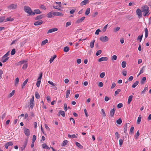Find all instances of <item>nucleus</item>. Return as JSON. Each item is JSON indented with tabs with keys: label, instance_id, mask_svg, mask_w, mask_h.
<instances>
[{
	"label": "nucleus",
	"instance_id": "f257e3e1",
	"mask_svg": "<svg viewBox=\"0 0 151 151\" xmlns=\"http://www.w3.org/2000/svg\"><path fill=\"white\" fill-rule=\"evenodd\" d=\"M24 11L29 14V15H34L35 13L34 12H32L31 9L29 6H25L24 7Z\"/></svg>",
	"mask_w": 151,
	"mask_h": 151
},
{
	"label": "nucleus",
	"instance_id": "f03ea898",
	"mask_svg": "<svg viewBox=\"0 0 151 151\" xmlns=\"http://www.w3.org/2000/svg\"><path fill=\"white\" fill-rule=\"evenodd\" d=\"M34 96H32V98L30 99L29 103V109H32L34 106Z\"/></svg>",
	"mask_w": 151,
	"mask_h": 151
},
{
	"label": "nucleus",
	"instance_id": "7ed1b4c3",
	"mask_svg": "<svg viewBox=\"0 0 151 151\" xmlns=\"http://www.w3.org/2000/svg\"><path fill=\"white\" fill-rule=\"evenodd\" d=\"M142 10L139 9H138L136 11L137 14L138 15L139 19L142 17Z\"/></svg>",
	"mask_w": 151,
	"mask_h": 151
},
{
	"label": "nucleus",
	"instance_id": "20e7f679",
	"mask_svg": "<svg viewBox=\"0 0 151 151\" xmlns=\"http://www.w3.org/2000/svg\"><path fill=\"white\" fill-rule=\"evenodd\" d=\"M99 39L102 42H106L109 40V38L106 36L101 37H100Z\"/></svg>",
	"mask_w": 151,
	"mask_h": 151
},
{
	"label": "nucleus",
	"instance_id": "39448f33",
	"mask_svg": "<svg viewBox=\"0 0 151 151\" xmlns=\"http://www.w3.org/2000/svg\"><path fill=\"white\" fill-rule=\"evenodd\" d=\"M141 10L143 12H149V8L147 5H145L142 8Z\"/></svg>",
	"mask_w": 151,
	"mask_h": 151
},
{
	"label": "nucleus",
	"instance_id": "423d86ee",
	"mask_svg": "<svg viewBox=\"0 0 151 151\" xmlns=\"http://www.w3.org/2000/svg\"><path fill=\"white\" fill-rule=\"evenodd\" d=\"M17 7V5L16 4H12L8 6V9H15Z\"/></svg>",
	"mask_w": 151,
	"mask_h": 151
},
{
	"label": "nucleus",
	"instance_id": "0eeeda50",
	"mask_svg": "<svg viewBox=\"0 0 151 151\" xmlns=\"http://www.w3.org/2000/svg\"><path fill=\"white\" fill-rule=\"evenodd\" d=\"M58 29L56 28H53L52 29H49L47 32V34H48L49 33H52L55 31H56L58 30Z\"/></svg>",
	"mask_w": 151,
	"mask_h": 151
},
{
	"label": "nucleus",
	"instance_id": "6e6552de",
	"mask_svg": "<svg viewBox=\"0 0 151 151\" xmlns=\"http://www.w3.org/2000/svg\"><path fill=\"white\" fill-rule=\"evenodd\" d=\"M42 76V73L40 74L39 76L38 79V81H37L36 85H40V80L41 79Z\"/></svg>",
	"mask_w": 151,
	"mask_h": 151
},
{
	"label": "nucleus",
	"instance_id": "1a4fd4ad",
	"mask_svg": "<svg viewBox=\"0 0 151 151\" xmlns=\"http://www.w3.org/2000/svg\"><path fill=\"white\" fill-rule=\"evenodd\" d=\"M52 14L54 16H63V14L58 12H54L52 13Z\"/></svg>",
	"mask_w": 151,
	"mask_h": 151
},
{
	"label": "nucleus",
	"instance_id": "9d476101",
	"mask_svg": "<svg viewBox=\"0 0 151 151\" xmlns=\"http://www.w3.org/2000/svg\"><path fill=\"white\" fill-rule=\"evenodd\" d=\"M108 58L106 57H102L98 59V61L99 62H101L103 61H106L108 60Z\"/></svg>",
	"mask_w": 151,
	"mask_h": 151
},
{
	"label": "nucleus",
	"instance_id": "9b49d317",
	"mask_svg": "<svg viewBox=\"0 0 151 151\" xmlns=\"http://www.w3.org/2000/svg\"><path fill=\"white\" fill-rule=\"evenodd\" d=\"M115 110L116 109L115 108H113L111 110L110 112V116L111 117L113 116L115 112Z\"/></svg>",
	"mask_w": 151,
	"mask_h": 151
},
{
	"label": "nucleus",
	"instance_id": "f8f14e48",
	"mask_svg": "<svg viewBox=\"0 0 151 151\" xmlns=\"http://www.w3.org/2000/svg\"><path fill=\"white\" fill-rule=\"evenodd\" d=\"M24 133L26 135L28 136L30 135V131L28 129H24Z\"/></svg>",
	"mask_w": 151,
	"mask_h": 151
},
{
	"label": "nucleus",
	"instance_id": "ddd939ff",
	"mask_svg": "<svg viewBox=\"0 0 151 151\" xmlns=\"http://www.w3.org/2000/svg\"><path fill=\"white\" fill-rule=\"evenodd\" d=\"M45 17V15L44 14H41L39 15L35 18V20H37L38 19H42L43 17Z\"/></svg>",
	"mask_w": 151,
	"mask_h": 151
},
{
	"label": "nucleus",
	"instance_id": "4468645a",
	"mask_svg": "<svg viewBox=\"0 0 151 151\" xmlns=\"http://www.w3.org/2000/svg\"><path fill=\"white\" fill-rule=\"evenodd\" d=\"M42 20H40L35 22L34 23V24L35 25V26L39 25H40L42 24Z\"/></svg>",
	"mask_w": 151,
	"mask_h": 151
},
{
	"label": "nucleus",
	"instance_id": "2eb2a0df",
	"mask_svg": "<svg viewBox=\"0 0 151 151\" xmlns=\"http://www.w3.org/2000/svg\"><path fill=\"white\" fill-rule=\"evenodd\" d=\"M88 0H84L83 1H82L80 4L81 6H83L84 5L86 4H87L89 3Z\"/></svg>",
	"mask_w": 151,
	"mask_h": 151
},
{
	"label": "nucleus",
	"instance_id": "dca6fc26",
	"mask_svg": "<svg viewBox=\"0 0 151 151\" xmlns=\"http://www.w3.org/2000/svg\"><path fill=\"white\" fill-rule=\"evenodd\" d=\"M85 17H83L81 18L80 19H78V20L76 21V23H79L82 22L85 19Z\"/></svg>",
	"mask_w": 151,
	"mask_h": 151
},
{
	"label": "nucleus",
	"instance_id": "f3484780",
	"mask_svg": "<svg viewBox=\"0 0 151 151\" xmlns=\"http://www.w3.org/2000/svg\"><path fill=\"white\" fill-rule=\"evenodd\" d=\"M95 42V40H93L90 43V47L91 48H92L94 47V42Z\"/></svg>",
	"mask_w": 151,
	"mask_h": 151
},
{
	"label": "nucleus",
	"instance_id": "a211bd4d",
	"mask_svg": "<svg viewBox=\"0 0 151 151\" xmlns=\"http://www.w3.org/2000/svg\"><path fill=\"white\" fill-rule=\"evenodd\" d=\"M146 77H143L140 82V84L142 85L144 84L146 81Z\"/></svg>",
	"mask_w": 151,
	"mask_h": 151
},
{
	"label": "nucleus",
	"instance_id": "6ab92c4d",
	"mask_svg": "<svg viewBox=\"0 0 151 151\" xmlns=\"http://www.w3.org/2000/svg\"><path fill=\"white\" fill-rule=\"evenodd\" d=\"M57 56L56 55H54L52 58H51L50 60L49 61L50 63H51L53 62V60L56 58Z\"/></svg>",
	"mask_w": 151,
	"mask_h": 151
},
{
	"label": "nucleus",
	"instance_id": "aec40b11",
	"mask_svg": "<svg viewBox=\"0 0 151 151\" xmlns=\"http://www.w3.org/2000/svg\"><path fill=\"white\" fill-rule=\"evenodd\" d=\"M133 97V96L132 95L130 96L129 97L128 101V104H129L131 102V101L132 100Z\"/></svg>",
	"mask_w": 151,
	"mask_h": 151
},
{
	"label": "nucleus",
	"instance_id": "412c9836",
	"mask_svg": "<svg viewBox=\"0 0 151 151\" xmlns=\"http://www.w3.org/2000/svg\"><path fill=\"white\" fill-rule=\"evenodd\" d=\"M27 62V60H24L21 61L18 63V64L17 65H21L24 64V63H26Z\"/></svg>",
	"mask_w": 151,
	"mask_h": 151
},
{
	"label": "nucleus",
	"instance_id": "4be33fe9",
	"mask_svg": "<svg viewBox=\"0 0 151 151\" xmlns=\"http://www.w3.org/2000/svg\"><path fill=\"white\" fill-rule=\"evenodd\" d=\"M90 11V8H88L85 12V14L86 15H88Z\"/></svg>",
	"mask_w": 151,
	"mask_h": 151
},
{
	"label": "nucleus",
	"instance_id": "5701e85b",
	"mask_svg": "<svg viewBox=\"0 0 151 151\" xmlns=\"http://www.w3.org/2000/svg\"><path fill=\"white\" fill-rule=\"evenodd\" d=\"M76 145L78 147H79L80 149H82L83 148V146L81 145V144L78 142H76Z\"/></svg>",
	"mask_w": 151,
	"mask_h": 151
},
{
	"label": "nucleus",
	"instance_id": "b1692460",
	"mask_svg": "<svg viewBox=\"0 0 151 151\" xmlns=\"http://www.w3.org/2000/svg\"><path fill=\"white\" fill-rule=\"evenodd\" d=\"M52 12H50L46 15V17L48 18H51L52 17Z\"/></svg>",
	"mask_w": 151,
	"mask_h": 151
},
{
	"label": "nucleus",
	"instance_id": "393cba45",
	"mask_svg": "<svg viewBox=\"0 0 151 151\" xmlns=\"http://www.w3.org/2000/svg\"><path fill=\"white\" fill-rule=\"evenodd\" d=\"M69 50V48L68 46L65 47L63 49V51L64 52H67Z\"/></svg>",
	"mask_w": 151,
	"mask_h": 151
},
{
	"label": "nucleus",
	"instance_id": "a878e982",
	"mask_svg": "<svg viewBox=\"0 0 151 151\" xmlns=\"http://www.w3.org/2000/svg\"><path fill=\"white\" fill-rule=\"evenodd\" d=\"M68 137L69 138H77V137L74 134H72V135H70V134H69L68 135Z\"/></svg>",
	"mask_w": 151,
	"mask_h": 151
},
{
	"label": "nucleus",
	"instance_id": "bb28decb",
	"mask_svg": "<svg viewBox=\"0 0 151 151\" xmlns=\"http://www.w3.org/2000/svg\"><path fill=\"white\" fill-rule=\"evenodd\" d=\"M115 135L116 136V138L117 140L120 137V134H119L118 132H116L115 133Z\"/></svg>",
	"mask_w": 151,
	"mask_h": 151
},
{
	"label": "nucleus",
	"instance_id": "cd10ccee",
	"mask_svg": "<svg viewBox=\"0 0 151 151\" xmlns=\"http://www.w3.org/2000/svg\"><path fill=\"white\" fill-rule=\"evenodd\" d=\"M34 12L35 13V14H39L42 13V12L38 9L35 10Z\"/></svg>",
	"mask_w": 151,
	"mask_h": 151
},
{
	"label": "nucleus",
	"instance_id": "c85d7f7f",
	"mask_svg": "<svg viewBox=\"0 0 151 151\" xmlns=\"http://www.w3.org/2000/svg\"><path fill=\"white\" fill-rule=\"evenodd\" d=\"M48 42V41L47 39H46L43 41L41 43V45H45L46 43H47Z\"/></svg>",
	"mask_w": 151,
	"mask_h": 151
},
{
	"label": "nucleus",
	"instance_id": "c756f323",
	"mask_svg": "<svg viewBox=\"0 0 151 151\" xmlns=\"http://www.w3.org/2000/svg\"><path fill=\"white\" fill-rule=\"evenodd\" d=\"M126 62L125 61H123L122 63V66L123 68H124L126 67Z\"/></svg>",
	"mask_w": 151,
	"mask_h": 151
},
{
	"label": "nucleus",
	"instance_id": "7c9ffc66",
	"mask_svg": "<svg viewBox=\"0 0 151 151\" xmlns=\"http://www.w3.org/2000/svg\"><path fill=\"white\" fill-rule=\"evenodd\" d=\"M143 15L144 16H148L150 13H149V12H143Z\"/></svg>",
	"mask_w": 151,
	"mask_h": 151
},
{
	"label": "nucleus",
	"instance_id": "2f4dec72",
	"mask_svg": "<svg viewBox=\"0 0 151 151\" xmlns=\"http://www.w3.org/2000/svg\"><path fill=\"white\" fill-rule=\"evenodd\" d=\"M70 90L68 89L67 90V91H66V97L67 98L68 97L69 95L70 94Z\"/></svg>",
	"mask_w": 151,
	"mask_h": 151
},
{
	"label": "nucleus",
	"instance_id": "473e14b6",
	"mask_svg": "<svg viewBox=\"0 0 151 151\" xmlns=\"http://www.w3.org/2000/svg\"><path fill=\"white\" fill-rule=\"evenodd\" d=\"M145 37L146 38H147L148 37V30L147 28H145Z\"/></svg>",
	"mask_w": 151,
	"mask_h": 151
},
{
	"label": "nucleus",
	"instance_id": "72a5a7b5",
	"mask_svg": "<svg viewBox=\"0 0 151 151\" xmlns=\"http://www.w3.org/2000/svg\"><path fill=\"white\" fill-rule=\"evenodd\" d=\"M139 131L138 130L136 133V134L135 136L134 137L135 139H138V137L139 136Z\"/></svg>",
	"mask_w": 151,
	"mask_h": 151
},
{
	"label": "nucleus",
	"instance_id": "f704fd0d",
	"mask_svg": "<svg viewBox=\"0 0 151 151\" xmlns=\"http://www.w3.org/2000/svg\"><path fill=\"white\" fill-rule=\"evenodd\" d=\"M68 142V141L67 140H64L63 142V144L61 145L62 146H65Z\"/></svg>",
	"mask_w": 151,
	"mask_h": 151
},
{
	"label": "nucleus",
	"instance_id": "c9c22d12",
	"mask_svg": "<svg viewBox=\"0 0 151 151\" xmlns=\"http://www.w3.org/2000/svg\"><path fill=\"white\" fill-rule=\"evenodd\" d=\"M35 96L36 99H39L40 98V96L37 92H35Z\"/></svg>",
	"mask_w": 151,
	"mask_h": 151
},
{
	"label": "nucleus",
	"instance_id": "e433bc0d",
	"mask_svg": "<svg viewBox=\"0 0 151 151\" xmlns=\"http://www.w3.org/2000/svg\"><path fill=\"white\" fill-rule=\"evenodd\" d=\"M9 51H8L3 56V58H7L9 54Z\"/></svg>",
	"mask_w": 151,
	"mask_h": 151
},
{
	"label": "nucleus",
	"instance_id": "4c0bfd02",
	"mask_svg": "<svg viewBox=\"0 0 151 151\" xmlns=\"http://www.w3.org/2000/svg\"><path fill=\"white\" fill-rule=\"evenodd\" d=\"M141 115H139L138 118V119H137V123L138 124H139L140 123V122L141 121Z\"/></svg>",
	"mask_w": 151,
	"mask_h": 151
},
{
	"label": "nucleus",
	"instance_id": "58836bf2",
	"mask_svg": "<svg viewBox=\"0 0 151 151\" xmlns=\"http://www.w3.org/2000/svg\"><path fill=\"white\" fill-rule=\"evenodd\" d=\"M117 58V57L116 55H114L111 58V60H116Z\"/></svg>",
	"mask_w": 151,
	"mask_h": 151
},
{
	"label": "nucleus",
	"instance_id": "ea45409f",
	"mask_svg": "<svg viewBox=\"0 0 151 151\" xmlns=\"http://www.w3.org/2000/svg\"><path fill=\"white\" fill-rule=\"evenodd\" d=\"M59 113L60 115H62L64 117L65 116V113L64 111H60Z\"/></svg>",
	"mask_w": 151,
	"mask_h": 151
},
{
	"label": "nucleus",
	"instance_id": "a19ab883",
	"mask_svg": "<svg viewBox=\"0 0 151 151\" xmlns=\"http://www.w3.org/2000/svg\"><path fill=\"white\" fill-rule=\"evenodd\" d=\"M134 127L133 125H132L131 127V128H130V132L131 134H133L134 133Z\"/></svg>",
	"mask_w": 151,
	"mask_h": 151
},
{
	"label": "nucleus",
	"instance_id": "79ce46f5",
	"mask_svg": "<svg viewBox=\"0 0 151 151\" xmlns=\"http://www.w3.org/2000/svg\"><path fill=\"white\" fill-rule=\"evenodd\" d=\"M122 120L120 118L119 119L116 121V122L117 124H120L122 123Z\"/></svg>",
	"mask_w": 151,
	"mask_h": 151
},
{
	"label": "nucleus",
	"instance_id": "37998d69",
	"mask_svg": "<svg viewBox=\"0 0 151 151\" xmlns=\"http://www.w3.org/2000/svg\"><path fill=\"white\" fill-rule=\"evenodd\" d=\"M9 58V57H7V58H2V60H1L2 61L3 63H5V62H6L7 60H8Z\"/></svg>",
	"mask_w": 151,
	"mask_h": 151
},
{
	"label": "nucleus",
	"instance_id": "c03bdc74",
	"mask_svg": "<svg viewBox=\"0 0 151 151\" xmlns=\"http://www.w3.org/2000/svg\"><path fill=\"white\" fill-rule=\"evenodd\" d=\"M102 52V51L101 50H98L96 53V56H98L100 54H101V53Z\"/></svg>",
	"mask_w": 151,
	"mask_h": 151
},
{
	"label": "nucleus",
	"instance_id": "a18cd8bd",
	"mask_svg": "<svg viewBox=\"0 0 151 151\" xmlns=\"http://www.w3.org/2000/svg\"><path fill=\"white\" fill-rule=\"evenodd\" d=\"M120 27H117L116 28H115L114 29V32H116L118 31L120 29Z\"/></svg>",
	"mask_w": 151,
	"mask_h": 151
},
{
	"label": "nucleus",
	"instance_id": "49530a36",
	"mask_svg": "<svg viewBox=\"0 0 151 151\" xmlns=\"http://www.w3.org/2000/svg\"><path fill=\"white\" fill-rule=\"evenodd\" d=\"M15 92V91L14 90H13L12 92L9 94V97H10L14 95Z\"/></svg>",
	"mask_w": 151,
	"mask_h": 151
},
{
	"label": "nucleus",
	"instance_id": "de8ad7c7",
	"mask_svg": "<svg viewBox=\"0 0 151 151\" xmlns=\"http://www.w3.org/2000/svg\"><path fill=\"white\" fill-rule=\"evenodd\" d=\"M16 52L15 49L14 48L13 49L11 52V54L12 55H14Z\"/></svg>",
	"mask_w": 151,
	"mask_h": 151
},
{
	"label": "nucleus",
	"instance_id": "09e8293b",
	"mask_svg": "<svg viewBox=\"0 0 151 151\" xmlns=\"http://www.w3.org/2000/svg\"><path fill=\"white\" fill-rule=\"evenodd\" d=\"M19 82V79L18 78H17L15 80V85H16L18 84V83Z\"/></svg>",
	"mask_w": 151,
	"mask_h": 151
},
{
	"label": "nucleus",
	"instance_id": "8fccbe9b",
	"mask_svg": "<svg viewBox=\"0 0 151 151\" xmlns=\"http://www.w3.org/2000/svg\"><path fill=\"white\" fill-rule=\"evenodd\" d=\"M142 37L143 35H142L141 36H139L138 37L137 40H139V42H140L141 41L142 39Z\"/></svg>",
	"mask_w": 151,
	"mask_h": 151
},
{
	"label": "nucleus",
	"instance_id": "3c124183",
	"mask_svg": "<svg viewBox=\"0 0 151 151\" xmlns=\"http://www.w3.org/2000/svg\"><path fill=\"white\" fill-rule=\"evenodd\" d=\"M36 139V136L35 135H34L33 136L32 142L33 143H34Z\"/></svg>",
	"mask_w": 151,
	"mask_h": 151
},
{
	"label": "nucleus",
	"instance_id": "603ef678",
	"mask_svg": "<svg viewBox=\"0 0 151 151\" xmlns=\"http://www.w3.org/2000/svg\"><path fill=\"white\" fill-rule=\"evenodd\" d=\"M27 144V142H26L25 143H24V145H23V147H21V149L22 151L25 148V147H26Z\"/></svg>",
	"mask_w": 151,
	"mask_h": 151
},
{
	"label": "nucleus",
	"instance_id": "864d4df0",
	"mask_svg": "<svg viewBox=\"0 0 151 151\" xmlns=\"http://www.w3.org/2000/svg\"><path fill=\"white\" fill-rule=\"evenodd\" d=\"M123 106V104L121 103H120L118 104L117 105V107L118 108H120L122 107Z\"/></svg>",
	"mask_w": 151,
	"mask_h": 151
},
{
	"label": "nucleus",
	"instance_id": "5fc2aeb1",
	"mask_svg": "<svg viewBox=\"0 0 151 151\" xmlns=\"http://www.w3.org/2000/svg\"><path fill=\"white\" fill-rule=\"evenodd\" d=\"M5 17H0V23L2 22H4V20Z\"/></svg>",
	"mask_w": 151,
	"mask_h": 151
},
{
	"label": "nucleus",
	"instance_id": "6e6d98bb",
	"mask_svg": "<svg viewBox=\"0 0 151 151\" xmlns=\"http://www.w3.org/2000/svg\"><path fill=\"white\" fill-rule=\"evenodd\" d=\"M14 20V19L13 18H7L6 19V21H10L12 22V21ZM6 21L4 22H5Z\"/></svg>",
	"mask_w": 151,
	"mask_h": 151
},
{
	"label": "nucleus",
	"instance_id": "4d7b16f0",
	"mask_svg": "<svg viewBox=\"0 0 151 151\" xmlns=\"http://www.w3.org/2000/svg\"><path fill=\"white\" fill-rule=\"evenodd\" d=\"M148 88L145 87L144 89L141 92V93L144 94L145 93L146 90L147 91Z\"/></svg>",
	"mask_w": 151,
	"mask_h": 151
},
{
	"label": "nucleus",
	"instance_id": "13d9d810",
	"mask_svg": "<svg viewBox=\"0 0 151 151\" xmlns=\"http://www.w3.org/2000/svg\"><path fill=\"white\" fill-rule=\"evenodd\" d=\"M105 75V73L102 72L100 74V77L101 78H103L104 77Z\"/></svg>",
	"mask_w": 151,
	"mask_h": 151
},
{
	"label": "nucleus",
	"instance_id": "bf43d9fd",
	"mask_svg": "<svg viewBox=\"0 0 151 151\" xmlns=\"http://www.w3.org/2000/svg\"><path fill=\"white\" fill-rule=\"evenodd\" d=\"M121 90L119 89H117V90L115 91V95H117L119 94V92Z\"/></svg>",
	"mask_w": 151,
	"mask_h": 151
},
{
	"label": "nucleus",
	"instance_id": "052dcab7",
	"mask_svg": "<svg viewBox=\"0 0 151 151\" xmlns=\"http://www.w3.org/2000/svg\"><path fill=\"white\" fill-rule=\"evenodd\" d=\"M27 67V63H25L24 64L23 67H22V69H26Z\"/></svg>",
	"mask_w": 151,
	"mask_h": 151
},
{
	"label": "nucleus",
	"instance_id": "680f3d73",
	"mask_svg": "<svg viewBox=\"0 0 151 151\" xmlns=\"http://www.w3.org/2000/svg\"><path fill=\"white\" fill-rule=\"evenodd\" d=\"M71 22H66L65 25V27H67L71 25Z\"/></svg>",
	"mask_w": 151,
	"mask_h": 151
},
{
	"label": "nucleus",
	"instance_id": "e2e57ef3",
	"mask_svg": "<svg viewBox=\"0 0 151 151\" xmlns=\"http://www.w3.org/2000/svg\"><path fill=\"white\" fill-rule=\"evenodd\" d=\"M64 110L65 111H66L67 110V106L66 103L64 104Z\"/></svg>",
	"mask_w": 151,
	"mask_h": 151
},
{
	"label": "nucleus",
	"instance_id": "0e129e2a",
	"mask_svg": "<svg viewBox=\"0 0 151 151\" xmlns=\"http://www.w3.org/2000/svg\"><path fill=\"white\" fill-rule=\"evenodd\" d=\"M101 32V30L99 29H98L95 32V34L96 35H98L99 34V32Z\"/></svg>",
	"mask_w": 151,
	"mask_h": 151
},
{
	"label": "nucleus",
	"instance_id": "69168bd1",
	"mask_svg": "<svg viewBox=\"0 0 151 151\" xmlns=\"http://www.w3.org/2000/svg\"><path fill=\"white\" fill-rule=\"evenodd\" d=\"M107 26H108V24H107L104 27V28H103V29H102V31H103L104 32H105L106 31V28H107Z\"/></svg>",
	"mask_w": 151,
	"mask_h": 151
},
{
	"label": "nucleus",
	"instance_id": "338daca9",
	"mask_svg": "<svg viewBox=\"0 0 151 151\" xmlns=\"http://www.w3.org/2000/svg\"><path fill=\"white\" fill-rule=\"evenodd\" d=\"M122 73L124 76H126L127 75V72L126 71L124 70L122 71Z\"/></svg>",
	"mask_w": 151,
	"mask_h": 151
},
{
	"label": "nucleus",
	"instance_id": "774afa93",
	"mask_svg": "<svg viewBox=\"0 0 151 151\" xmlns=\"http://www.w3.org/2000/svg\"><path fill=\"white\" fill-rule=\"evenodd\" d=\"M6 144L8 145V146H12L13 145V143L12 142H9L6 143Z\"/></svg>",
	"mask_w": 151,
	"mask_h": 151
}]
</instances>
